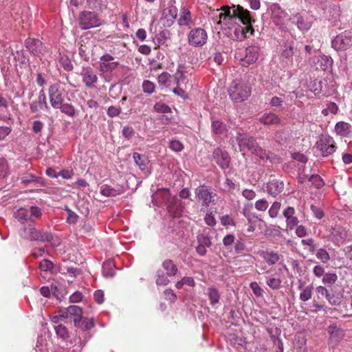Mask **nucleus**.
<instances>
[{"mask_svg":"<svg viewBox=\"0 0 352 352\" xmlns=\"http://www.w3.org/2000/svg\"><path fill=\"white\" fill-rule=\"evenodd\" d=\"M219 12L212 17L214 23L221 25V28H228L234 30L236 38L242 40L248 36V34H253L254 29L250 25L254 22V16L248 10L240 6L232 7L224 6Z\"/></svg>","mask_w":352,"mask_h":352,"instance_id":"f257e3e1","label":"nucleus"},{"mask_svg":"<svg viewBox=\"0 0 352 352\" xmlns=\"http://www.w3.org/2000/svg\"><path fill=\"white\" fill-rule=\"evenodd\" d=\"M152 200L156 205L166 204L167 210L173 217H179L183 212L184 206L175 196L171 197L167 189H160L152 195Z\"/></svg>","mask_w":352,"mask_h":352,"instance_id":"f03ea898","label":"nucleus"},{"mask_svg":"<svg viewBox=\"0 0 352 352\" xmlns=\"http://www.w3.org/2000/svg\"><path fill=\"white\" fill-rule=\"evenodd\" d=\"M228 94L232 100L241 102L251 94V88L244 82L234 80L230 85Z\"/></svg>","mask_w":352,"mask_h":352,"instance_id":"7ed1b4c3","label":"nucleus"},{"mask_svg":"<svg viewBox=\"0 0 352 352\" xmlns=\"http://www.w3.org/2000/svg\"><path fill=\"white\" fill-rule=\"evenodd\" d=\"M315 147L320 155L324 157L332 155L336 150L333 138L326 134L320 136Z\"/></svg>","mask_w":352,"mask_h":352,"instance_id":"20e7f679","label":"nucleus"},{"mask_svg":"<svg viewBox=\"0 0 352 352\" xmlns=\"http://www.w3.org/2000/svg\"><path fill=\"white\" fill-rule=\"evenodd\" d=\"M20 236L30 241H38L41 242L50 241L52 236L46 232L41 231L34 227H25L20 230Z\"/></svg>","mask_w":352,"mask_h":352,"instance_id":"39448f33","label":"nucleus"},{"mask_svg":"<svg viewBox=\"0 0 352 352\" xmlns=\"http://www.w3.org/2000/svg\"><path fill=\"white\" fill-rule=\"evenodd\" d=\"M79 26L82 30H88L98 27L101 25V21L97 14L92 12H82L79 16Z\"/></svg>","mask_w":352,"mask_h":352,"instance_id":"423d86ee","label":"nucleus"},{"mask_svg":"<svg viewBox=\"0 0 352 352\" xmlns=\"http://www.w3.org/2000/svg\"><path fill=\"white\" fill-rule=\"evenodd\" d=\"M273 23L280 30H285L287 23L291 20L289 16L278 5H274L272 8Z\"/></svg>","mask_w":352,"mask_h":352,"instance_id":"0eeeda50","label":"nucleus"},{"mask_svg":"<svg viewBox=\"0 0 352 352\" xmlns=\"http://www.w3.org/2000/svg\"><path fill=\"white\" fill-rule=\"evenodd\" d=\"M352 45V31L346 30L338 35L332 41V47L336 50H345Z\"/></svg>","mask_w":352,"mask_h":352,"instance_id":"6e6552de","label":"nucleus"},{"mask_svg":"<svg viewBox=\"0 0 352 352\" xmlns=\"http://www.w3.org/2000/svg\"><path fill=\"white\" fill-rule=\"evenodd\" d=\"M188 43L190 45L195 47H201L207 41L208 35L206 32L201 28H197L192 29L188 34Z\"/></svg>","mask_w":352,"mask_h":352,"instance_id":"1a4fd4ad","label":"nucleus"},{"mask_svg":"<svg viewBox=\"0 0 352 352\" xmlns=\"http://www.w3.org/2000/svg\"><path fill=\"white\" fill-rule=\"evenodd\" d=\"M48 92L52 107L58 109L63 102V90L60 89L59 85L53 84L50 86Z\"/></svg>","mask_w":352,"mask_h":352,"instance_id":"9d476101","label":"nucleus"},{"mask_svg":"<svg viewBox=\"0 0 352 352\" xmlns=\"http://www.w3.org/2000/svg\"><path fill=\"white\" fill-rule=\"evenodd\" d=\"M236 140L241 152L245 151H250L252 152L258 144L253 137H248L239 132L237 133Z\"/></svg>","mask_w":352,"mask_h":352,"instance_id":"9b49d317","label":"nucleus"},{"mask_svg":"<svg viewBox=\"0 0 352 352\" xmlns=\"http://www.w3.org/2000/svg\"><path fill=\"white\" fill-rule=\"evenodd\" d=\"M27 50L34 56H40L45 51L43 43L37 38H28L25 41Z\"/></svg>","mask_w":352,"mask_h":352,"instance_id":"f8f14e48","label":"nucleus"},{"mask_svg":"<svg viewBox=\"0 0 352 352\" xmlns=\"http://www.w3.org/2000/svg\"><path fill=\"white\" fill-rule=\"evenodd\" d=\"M113 60L114 57L109 54L102 55L100 59V71L103 73L114 71L120 63Z\"/></svg>","mask_w":352,"mask_h":352,"instance_id":"ddd939ff","label":"nucleus"},{"mask_svg":"<svg viewBox=\"0 0 352 352\" xmlns=\"http://www.w3.org/2000/svg\"><path fill=\"white\" fill-rule=\"evenodd\" d=\"M296 210L292 206L286 207L283 211V215L285 218L287 230H292L299 223L298 217L295 215Z\"/></svg>","mask_w":352,"mask_h":352,"instance_id":"4468645a","label":"nucleus"},{"mask_svg":"<svg viewBox=\"0 0 352 352\" xmlns=\"http://www.w3.org/2000/svg\"><path fill=\"white\" fill-rule=\"evenodd\" d=\"M31 111L33 113H38L43 110L48 109L47 99L43 89H41L38 95L37 99L32 101L30 104Z\"/></svg>","mask_w":352,"mask_h":352,"instance_id":"2eb2a0df","label":"nucleus"},{"mask_svg":"<svg viewBox=\"0 0 352 352\" xmlns=\"http://www.w3.org/2000/svg\"><path fill=\"white\" fill-rule=\"evenodd\" d=\"M82 82L89 88L94 87L98 81V77L91 67H83L80 72Z\"/></svg>","mask_w":352,"mask_h":352,"instance_id":"dca6fc26","label":"nucleus"},{"mask_svg":"<svg viewBox=\"0 0 352 352\" xmlns=\"http://www.w3.org/2000/svg\"><path fill=\"white\" fill-rule=\"evenodd\" d=\"M213 158L221 168L225 169L229 166L230 158L226 151H222L219 148L214 149Z\"/></svg>","mask_w":352,"mask_h":352,"instance_id":"f3484780","label":"nucleus"},{"mask_svg":"<svg viewBox=\"0 0 352 352\" xmlns=\"http://www.w3.org/2000/svg\"><path fill=\"white\" fill-rule=\"evenodd\" d=\"M195 195L201 201L202 204L208 206L209 204L213 201V196L210 192L209 188L206 186H201L195 189Z\"/></svg>","mask_w":352,"mask_h":352,"instance_id":"a211bd4d","label":"nucleus"},{"mask_svg":"<svg viewBox=\"0 0 352 352\" xmlns=\"http://www.w3.org/2000/svg\"><path fill=\"white\" fill-rule=\"evenodd\" d=\"M284 189V183L276 179H272L267 183L266 191L271 196L275 197Z\"/></svg>","mask_w":352,"mask_h":352,"instance_id":"6ab92c4d","label":"nucleus"},{"mask_svg":"<svg viewBox=\"0 0 352 352\" xmlns=\"http://www.w3.org/2000/svg\"><path fill=\"white\" fill-rule=\"evenodd\" d=\"M177 23L179 26H186L189 28L194 25L191 13L186 7L183 6L181 8Z\"/></svg>","mask_w":352,"mask_h":352,"instance_id":"aec40b11","label":"nucleus"},{"mask_svg":"<svg viewBox=\"0 0 352 352\" xmlns=\"http://www.w3.org/2000/svg\"><path fill=\"white\" fill-rule=\"evenodd\" d=\"M259 122L265 126H277L281 123V118L274 113H263L259 118Z\"/></svg>","mask_w":352,"mask_h":352,"instance_id":"412c9836","label":"nucleus"},{"mask_svg":"<svg viewBox=\"0 0 352 352\" xmlns=\"http://www.w3.org/2000/svg\"><path fill=\"white\" fill-rule=\"evenodd\" d=\"M198 245L196 248V251L200 256L206 255L207 250L206 248L210 247L211 242L209 237L204 234H199L197 236Z\"/></svg>","mask_w":352,"mask_h":352,"instance_id":"4be33fe9","label":"nucleus"},{"mask_svg":"<svg viewBox=\"0 0 352 352\" xmlns=\"http://www.w3.org/2000/svg\"><path fill=\"white\" fill-rule=\"evenodd\" d=\"M261 50L260 47L256 45L249 46L245 50V56L244 61L248 64H252L255 63L259 56Z\"/></svg>","mask_w":352,"mask_h":352,"instance_id":"5701e85b","label":"nucleus"},{"mask_svg":"<svg viewBox=\"0 0 352 352\" xmlns=\"http://www.w3.org/2000/svg\"><path fill=\"white\" fill-rule=\"evenodd\" d=\"M260 256L270 265H275L283 258L280 254L273 250L263 251L261 252Z\"/></svg>","mask_w":352,"mask_h":352,"instance_id":"b1692460","label":"nucleus"},{"mask_svg":"<svg viewBox=\"0 0 352 352\" xmlns=\"http://www.w3.org/2000/svg\"><path fill=\"white\" fill-rule=\"evenodd\" d=\"M283 50L281 53V58L286 64L292 63L293 56L294 54V42H285L283 44Z\"/></svg>","mask_w":352,"mask_h":352,"instance_id":"393cba45","label":"nucleus"},{"mask_svg":"<svg viewBox=\"0 0 352 352\" xmlns=\"http://www.w3.org/2000/svg\"><path fill=\"white\" fill-rule=\"evenodd\" d=\"M164 25L170 27L177 16V8L174 6H170L167 8V12H164Z\"/></svg>","mask_w":352,"mask_h":352,"instance_id":"a878e982","label":"nucleus"},{"mask_svg":"<svg viewBox=\"0 0 352 352\" xmlns=\"http://www.w3.org/2000/svg\"><path fill=\"white\" fill-rule=\"evenodd\" d=\"M21 182L23 184L28 185L31 183H36L39 186H45V182L44 180L38 176H36L32 173H25L21 178Z\"/></svg>","mask_w":352,"mask_h":352,"instance_id":"bb28decb","label":"nucleus"},{"mask_svg":"<svg viewBox=\"0 0 352 352\" xmlns=\"http://www.w3.org/2000/svg\"><path fill=\"white\" fill-rule=\"evenodd\" d=\"M123 192V188L120 186L112 188L108 185H102L100 187V193L106 197H115L122 194Z\"/></svg>","mask_w":352,"mask_h":352,"instance_id":"cd10ccee","label":"nucleus"},{"mask_svg":"<svg viewBox=\"0 0 352 352\" xmlns=\"http://www.w3.org/2000/svg\"><path fill=\"white\" fill-rule=\"evenodd\" d=\"M335 131L338 135L346 137L352 133V126L345 122H339L335 126Z\"/></svg>","mask_w":352,"mask_h":352,"instance_id":"c85d7f7f","label":"nucleus"},{"mask_svg":"<svg viewBox=\"0 0 352 352\" xmlns=\"http://www.w3.org/2000/svg\"><path fill=\"white\" fill-rule=\"evenodd\" d=\"M252 153L255 156L258 157L260 160L263 162H267V160H271L272 158L273 153L270 151H267L261 146H260L258 144L252 151Z\"/></svg>","mask_w":352,"mask_h":352,"instance_id":"c756f323","label":"nucleus"},{"mask_svg":"<svg viewBox=\"0 0 352 352\" xmlns=\"http://www.w3.org/2000/svg\"><path fill=\"white\" fill-rule=\"evenodd\" d=\"M346 237L345 230L342 228H335L333 229L332 240L334 244L339 245L342 243Z\"/></svg>","mask_w":352,"mask_h":352,"instance_id":"7c9ffc66","label":"nucleus"},{"mask_svg":"<svg viewBox=\"0 0 352 352\" xmlns=\"http://www.w3.org/2000/svg\"><path fill=\"white\" fill-rule=\"evenodd\" d=\"M74 325L76 327L80 328L82 331H88L91 329L94 324L92 319L85 318L82 319V316L74 318Z\"/></svg>","mask_w":352,"mask_h":352,"instance_id":"2f4dec72","label":"nucleus"},{"mask_svg":"<svg viewBox=\"0 0 352 352\" xmlns=\"http://www.w3.org/2000/svg\"><path fill=\"white\" fill-rule=\"evenodd\" d=\"M292 23H294L297 25L298 28L300 31H308L311 26V24L310 22L305 20L301 15L296 14L294 18V21L292 22Z\"/></svg>","mask_w":352,"mask_h":352,"instance_id":"473e14b6","label":"nucleus"},{"mask_svg":"<svg viewBox=\"0 0 352 352\" xmlns=\"http://www.w3.org/2000/svg\"><path fill=\"white\" fill-rule=\"evenodd\" d=\"M328 332L330 334V338L335 342L340 341L344 336V331L336 325H330Z\"/></svg>","mask_w":352,"mask_h":352,"instance_id":"72a5a7b5","label":"nucleus"},{"mask_svg":"<svg viewBox=\"0 0 352 352\" xmlns=\"http://www.w3.org/2000/svg\"><path fill=\"white\" fill-rule=\"evenodd\" d=\"M332 65V58L330 56L322 55L318 58L317 68L322 71H326L330 69Z\"/></svg>","mask_w":352,"mask_h":352,"instance_id":"f704fd0d","label":"nucleus"},{"mask_svg":"<svg viewBox=\"0 0 352 352\" xmlns=\"http://www.w3.org/2000/svg\"><path fill=\"white\" fill-rule=\"evenodd\" d=\"M211 129L212 133L217 135H223L227 131L226 124L218 120L212 121Z\"/></svg>","mask_w":352,"mask_h":352,"instance_id":"c9c22d12","label":"nucleus"},{"mask_svg":"<svg viewBox=\"0 0 352 352\" xmlns=\"http://www.w3.org/2000/svg\"><path fill=\"white\" fill-rule=\"evenodd\" d=\"M133 157L136 165L138 166L142 170H145L147 168L148 160L146 155H141L138 153H133Z\"/></svg>","mask_w":352,"mask_h":352,"instance_id":"e433bc0d","label":"nucleus"},{"mask_svg":"<svg viewBox=\"0 0 352 352\" xmlns=\"http://www.w3.org/2000/svg\"><path fill=\"white\" fill-rule=\"evenodd\" d=\"M186 67L184 65H179L177 69L174 74L175 81L177 85H182L186 80Z\"/></svg>","mask_w":352,"mask_h":352,"instance_id":"4c0bfd02","label":"nucleus"},{"mask_svg":"<svg viewBox=\"0 0 352 352\" xmlns=\"http://www.w3.org/2000/svg\"><path fill=\"white\" fill-rule=\"evenodd\" d=\"M266 284L272 289L277 290L280 288L282 280L280 278L271 275L265 277Z\"/></svg>","mask_w":352,"mask_h":352,"instance_id":"58836bf2","label":"nucleus"},{"mask_svg":"<svg viewBox=\"0 0 352 352\" xmlns=\"http://www.w3.org/2000/svg\"><path fill=\"white\" fill-rule=\"evenodd\" d=\"M207 294L208 296L210 305L214 306L219 303L220 298V294L217 288L210 287L208 288Z\"/></svg>","mask_w":352,"mask_h":352,"instance_id":"ea45409f","label":"nucleus"},{"mask_svg":"<svg viewBox=\"0 0 352 352\" xmlns=\"http://www.w3.org/2000/svg\"><path fill=\"white\" fill-rule=\"evenodd\" d=\"M28 208H21L14 212V217L21 223H25L30 221Z\"/></svg>","mask_w":352,"mask_h":352,"instance_id":"a19ab883","label":"nucleus"},{"mask_svg":"<svg viewBox=\"0 0 352 352\" xmlns=\"http://www.w3.org/2000/svg\"><path fill=\"white\" fill-rule=\"evenodd\" d=\"M162 267L166 271V274L168 276H175L177 272V267L171 260H165L162 263Z\"/></svg>","mask_w":352,"mask_h":352,"instance_id":"79ce46f5","label":"nucleus"},{"mask_svg":"<svg viewBox=\"0 0 352 352\" xmlns=\"http://www.w3.org/2000/svg\"><path fill=\"white\" fill-rule=\"evenodd\" d=\"M298 289L302 291L300 294V299L302 301L305 302L311 298L313 289L312 286L309 285L306 287H303L302 284L300 283L298 286Z\"/></svg>","mask_w":352,"mask_h":352,"instance_id":"37998d69","label":"nucleus"},{"mask_svg":"<svg viewBox=\"0 0 352 352\" xmlns=\"http://www.w3.org/2000/svg\"><path fill=\"white\" fill-rule=\"evenodd\" d=\"M115 265L111 261H107L102 265V274L105 277H112L115 274Z\"/></svg>","mask_w":352,"mask_h":352,"instance_id":"c03bdc74","label":"nucleus"},{"mask_svg":"<svg viewBox=\"0 0 352 352\" xmlns=\"http://www.w3.org/2000/svg\"><path fill=\"white\" fill-rule=\"evenodd\" d=\"M342 298L343 296L341 294L330 292L327 300L331 305H339L342 301Z\"/></svg>","mask_w":352,"mask_h":352,"instance_id":"a18cd8bd","label":"nucleus"},{"mask_svg":"<svg viewBox=\"0 0 352 352\" xmlns=\"http://www.w3.org/2000/svg\"><path fill=\"white\" fill-rule=\"evenodd\" d=\"M338 276L336 273H327L323 276L322 282L324 285L331 286L336 283Z\"/></svg>","mask_w":352,"mask_h":352,"instance_id":"49530a36","label":"nucleus"},{"mask_svg":"<svg viewBox=\"0 0 352 352\" xmlns=\"http://www.w3.org/2000/svg\"><path fill=\"white\" fill-rule=\"evenodd\" d=\"M58 109H60L62 113H63L70 117H73L75 115L74 107L70 104H68V103L63 104L62 103L58 106Z\"/></svg>","mask_w":352,"mask_h":352,"instance_id":"de8ad7c7","label":"nucleus"},{"mask_svg":"<svg viewBox=\"0 0 352 352\" xmlns=\"http://www.w3.org/2000/svg\"><path fill=\"white\" fill-rule=\"evenodd\" d=\"M28 210L30 221H33L35 219H38L41 217V210L40 208L37 206H31L28 208Z\"/></svg>","mask_w":352,"mask_h":352,"instance_id":"09e8293b","label":"nucleus"},{"mask_svg":"<svg viewBox=\"0 0 352 352\" xmlns=\"http://www.w3.org/2000/svg\"><path fill=\"white\" fill-rule=\"evenodd\" d=\"M54 329H55V331H56V333L58 337H59L63 340H65L66 338H67L69 337L68 331L65 326H63L62 324H59V325L55 327Z\"/></svg>","mask_w":352,"mask_h":352,"instance_id":"8fccbe9b","label":"nucleus"},{"mask_svg":"<svg viewBox=\"0 0 352 352\" xmlns=\"http://www.w3.org/2000/svg\"><path fill=\"white\" fill-rule=\"evenodd\" d=\"M281 207V204L278 201H274L269 209L268 214L271 218L277 217L279 210Z\"/></svg>","mask_w":352,"mask_h":352,"instance_id":"3c124183","label":"nucleus"},{"mask_svg":"<svg viewBox=\"0 0 352 352\" xmlns=\"http://www.w3.org/2000/svg\"><path fill=\"white\" fill-rule=\"evenodd\" d=\"M67 312H69L70 316H74V318H80L82 314V309L76 305H71L68 307Z\"/></svg>","mask_w":352,"mask_h":352,"instance_id":"603ef678","label":"nucleus"},{"mask_svg":"<svg viewBox=\"0 0 352 352\" xmlns=\"http://www.w3.org/2000/svg\"><path fill=\"white\" fill-rule=\"evenodd\" d=\"M316 257L323 263H327L330 260V256L327 251L324 248H320L317 253Z\"/></svg>","mask_w":352,"mask_h":352,"instance_id":"864d4df0","label":"nucleus"},{"mask_svg":"<svg viewBox=\"0 0 352 352\" xmlns=\"http://www.w3.org/2000/svg\"><path fill=\"white\" fill-rule=\"evenodd\" d=\"M53 267V263L47 259H43L39 263V269L43 272L51 271Z\"/></svg>","mask_w":352,"mask_h":352,"instance_id":"5fc2aeb1","label":"nucleus"},{"mask_svg":"<svg viewBox=\"0 0 352 352\" xmlns=\"http://www.w3.org/2000/svg\"><path fill=\"white\" fill-rule=\"evenodd\" d=\"M170 75L167 72H163L158 76V82L160 85L168 87L170 85Z\"/></svg>","mask_w":352,"mask_h":352,"instance_id":"6e6d98bb","label":"nucleus"},{"mask_svg":"<svg viewBox=\"0 0 352 352\" xmlns=\"http://www.w3.org/2000/svg\"><path fill=\"white\" fill-rule=\"evenodd\" d=\"M338 107L335 102H330L327 104V107L323 109L322 111V113L327 116L329 113L332 114H336L338 111Z\"/></svg>","mask_w":352,"mask_h":352,"instance_id":"4d7b16f0","label":"nucleus"},{"mask_svg":"<svg viewBox=\"0 0 352 352\" xmlns=\"http://www.w3.org/2000/svg\"><path fill=\"white\" fill-rule=\"evenodd\" d=\"M155 86L153 82L150 80H144L142 83V89L144 93L151 94L154 92Z\"/></svg>","mask_w":352,"mask_h":352,"instance_id":"13d9d810","label":"nucleus"},{"mask_svg":"<svg viewBox=\"0 0 352 352\" xmlns=\"http://www.w3.org/2000/svg\"><path fill=\"white\" fill-rule=\"evenodd\" d=\"M169 283V280L165 274L161 271L157 272L156 284L158 285H166Z\"/></svg>","mask_w":352,"mask_h":352,"instance_id":"bf43d9fd","label":"nucleus"},{"mask_svg":"<svg viewBox=\"0 0 352 352\" xmlns=\"http://www.w3.org/2000/svg\"><path fill=\"white\" fill-rule=\"evenodd\" d=\"M66 212L67 214V222L69 224L76 223L78 220V215L69 208L66 209Z\"/></svg>","mask_w":352,"mask_h":352,"instance_id":"052dcab7","label":"nucleus"},{"mask_svg":"<svg viewBox=\"0 0 352 352\" xmlns=\"http://www.w3.org/2000/svg\"><path fill=\"white\" fill-rule=\"evenodd\" d=\"M154 109L157 113H169L170 112V108L166 104L162 102H157L154 105Z\"/></svg>","mask_w":352,"mask_h":352,"instance_id":"680f3d73","label":"nucleus"},{"mask_svg":"<svg viewBox=\"0 0 352 352\" xmlns=\"http://www.w3.org/2000/svg\"><path fill=\"white\" fill-rule=\"evenodd\" d=\"M8 173V166L6 160L0 157V177H5Z\"/></svg>","mask_w":352,"mask_h":352,"instance_id":"e2e57ef3","label":"nucleus"},{"mask_svg":"<svg viewBox=\"0 0 352 352\" xmlns=\"http://www.w3.org/2000/svg\"><path fill=\"white\" fill-rule=\"evenodd\" d=\"M255 208L258 211H265L268 208V202L265 199H261L255 202Z\"/></svg>","mask_w":352,"mask_h":352,"instance_id":"0e129e2a","label":"nucleus"},{"mask_svg":"<svg viewBox=\"0 0 352 352\" xmlns=\"http://www.w3.org/2000/svg\"><path fill=\"white\" fill-rule=\"evenodd\" d=\"M169 147L175 152H179L183 150L184 146L181 142L177 140H173L170 142Z\"/></svg>","mask_w":352,"mask_h":352,"instance_id":"69168bd1","label":"nucleus"},{"mask_svg":"<svg viewBox=\"0 0 352 352\" xmlns=\"http://www.w3.org/2000/svg\"><path fill=\"white\" fill-rule=\"evenodd\" d=\"M301 243L304 245L309 246V251L311 253H314L316 251V247L314 244V241L313 239L309 238V239H302L301 241Z\"/></svg>","mask_w":352,"mask_h":352,"instance_id":"338daca9","label":"nucleus"},{"mask_svg":"<svg viewBox=\"0 0 352 352\" xmlns=\"http://www.w3.org/2000/svg\"><path fill=\"white\" fill-rule=\"evenodd\" d=\"M283 100L278 96H274L271 98L270 104L272 107L278 108L282 107L283 104Z\"/></svg>","mask_w":352,"mask_h":352,"instance_id":"774afa93","label":"nucleus"}]
</instances>
